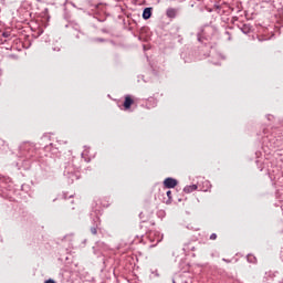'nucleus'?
Here are the masks:
<instances>
[{
	"mask_svg": "<svg viewBox=\"0 0 283 283\" xmlns=\"http://www.w3.org/2000/svg\"><path fill=\"white\" fill-rule=\"evenodd\" d=\"M61 198H62L63 200H67V195L63 193V195L61 196Z\"/></svg>",
	"mask_w": 283,
	"mask_h": 283,
	"instance_id": "nucleus-14",
	"label": "nucleus"
},
{
	"mask_svg": "<svg viewBox=\"0 0 283 283\" xmlns=\"http://www.w3.org/2000/svg\"><path fill=\"white\" fill-rule=\"evenodd\" d=\"M226 34H227L228 36H230V33H229V31H226Z\"/></svg>",
	"mask_w": 283,
	"mask_h": 283,
	"instance_id": "nucleus-17",
	"label": "nucleus"
},
{
	"mask_svg": "<svg viewBox=\"0 0 283 283\" xmlns=\"http://www.w3.org/2000/svg\"><path fill=\"white\" fill-rule=\"evenodd\" d=\"M166 17L168 19H176L178 17V9H176V8H168L166 10Z\"/></svg>",
	"mask_w": 283,
	"mask_h": 283,
	"instance_id": "nucleus-3",
	"label": "nucleus"
},
{
	"mask_svg": "<svg viewBox=\"0 0 283 283\" xmlns=\"http://www.w3.org/2000/svg\"><path fill=\"white\" fill-rule=\"evenodd\" d=\"M150 242V247H156L159 242H163V238L158 237L157 239H148Z\"/></svg>",
	"mask_w": 283,
	"mask_h": 283,
	"instance_id": "nucleus-7",
	"label": "nucleus"
},
{
	"mask_svg": "<svg viewBox=\"0 0 283 283\" xmlns=\"http://www.w3.org/2000/svg\"><path fill=\"white\" fill-rule=\"evenodd\" d=\"M210 240H218V234L212 233V234L210 235Z\"/></svg>",
	"mask_w": 283,
	"mask_h": 283,
	"instance_id": "nucleus-11",
	"label": "nucleus"
},
{
	"mask_svg": "<svg viewBox=\"0 0 283 283\" xmlns=\"http://www.w3.org/2000/svg\"><path fill=\"white\" fill-rule=\"evenodd\" d=\"M98 41L103 42L104 40L103 39H98Z\"/></svg>",
	"mask_w": 283,
	"mask_h": 283,
	"instance_id": "nucleus-19",
	"label": "nucleus"
},
{
	"mask_svg": "<svg viewBox=\"0 0 283 283\" xmlns=\"http://www.w3.org/2000/svg\"><path fill=\"white\" fill-rule=\"evenodd\" d=\"M198 41L202 43V38H200V35H198Z\"/></svg>",
	"mask_w": 283,
	"mask_h": 283,
	"instance_id": "nucleus-16",
	"label": "nucleus"
},
{
	"mask_svg": "<svg viewBox=\"0 0 283 283\" xmlns=\"http://www.w3.org/2000/svg\"><path fill=\"white\" fill-rule=\"evenodd\" d=\"M178 185V180L171 178V177H168L164 180V186L167 188V189H174L176 186Z\"/></svg>",
	"mask_w": 283,
	"mask_h": 283,
	"instance_id": "nucleus-2",
	"label": "nucleus"
},
{
	"mask_svg": "<svg viewBox=\"0 0 283 283\" xmlns=\"http://www.w3.org/2000/svg\"><path fill=\"white\" fill-rule=\"evenodd\" d=\"M132 105H134V99L132 98V96L127 95L124 101L125 109H129Z\"/></svg>",
	"mask_w": 283,
	"mask_h": 283,
	"instance_id": "nucleus-4",
	"label": "nucleus"
},
{
	"mask_svg": "<svg viewBox=\"0 0 283 283\" xmlns=\"http://www.w3.org/2000/svg\"><path fill=\"white\" fill-rule=\"evenodd\" d=\"M98 227H101V218L99 217H95V218H93V227H91L92 235H97Z\"/></svg>",
	"mask_w": 283,
	"mask_h": 283,
	"instance_id": "nucleus-1",
	"label": "nucleus"
},
{
	"mask_svg": "<svg viewBox=\"0 0 283 283\" xmlns=\"http://www.w3.org/2000/svg\"><path fill=\"white\" fill-rule=\"evenodd\" d=\"M269 277H270V280H273L275 277V274L273 272H265L264 279L269 280Z\"/></svg>",
	"mask_w": 283,
	"mask_h": 283,
	"instance_id": "nucleus-10",
	"label": "nucleus"
},
{
	"mask_svg": "<svg viewBox=\"0 0 283 283\" xmlns=\"http://www.w3.org/2000/svg\"><path fill=\"white\" fill-rule=\"evenodd\" d=\"M166 196L168 197L169 200H171V190H168V191L166 192Z\"/></svg>",
	"mask_w": 283,
	"mask_h": 283,
	"instance_id": "nucleus-12",
	"label": "nucleus"
},
{
	"mask_svg": "<svg viewBox=\"0 0 283 283\" xmlns=\"http://www.w3.org/2000/svg\"><path fill=\"white\" fill-rule=\"evenodd\" d=\"M45 283H56V281L52 280V279H49L45 281Z\"/></svg>",
	"mask_w": 283,
	"mask_h": 283,
	"instance_id": "nucleus-13",
	"label": "nucleus"
},
{
	"mask_svg": "<svg viewBox=\"0 0 283 283\" xmlns=\"http://www.w3.org/2000/svg\"><path fill=\"white\" fill-rule=\"evenodd\" d=\"M143 19L147 21L148 19H151V8H145L143 11Z\"/></svg>",
	"mask_w": 283,
	"mask_h": 283,
	"instance_id": "nucleus-6",
	"label": "nucleus"
},
{
	"mask_svg": "<svg viewBox=\"0 0 283 283\" xmlns=\"http://www.w3.org/2000/svg\"><path fill=\"white\" fill-rule=\"evenodd\" d=\"M247 260L250 262V264H255V262H258V259L253 254H248Z\"/></svg>",
	"mask_w": 283,
	"mask_h": 283,
	"instance_id": "nucleus-8",
	"label": "nucleus"
},
{
	"mask_svg": "<svg viewBox=\"0 0 283 283\" xmlns=\"http://www.w3.org/2000/svg\"><path fill=\"white\" fill-rule=\"evenodd\" d=\"M198 190V185H190L184 188V193H193V191Z\"/></svg>",
	"mask_w": 283,
	"mask_h": 283,
	"instance_id": "nucleus-5",
	"label": "nucleus"
},
{
	"mask_svg": "<svg viewBox=\"0 0 283 283\" xmlns=\"http://www.w3.org/2000/svg\"><path fill=\"white\" fill-rule=\"evenodd\" d=\"M2 36H4V39H8V33H2Z\"/></svg>",
	"mask_w": 283,
	"mask_h": 283,
	"instance_id": "nucleus-15",
	"label": "nucleus"
},
{
	"mask_svg": "<svg viewBox=\"0 0 283 283\" xmlns=\"http://www.w3.org/2000/svg\"><path fill=\"white\" fill-rule=\"evenodd\" d=\"M241 31L243 32V34H249V32H251V25L243 24Z\"/></svg>",
	"mask_w": 283,
	"mask_h": 283,
	"instance_id": "nucleus-9",
	"label": "nucleus"
},
{
	"mask_svg": "<svg viewBox=\"0 0 283 283\" xmlns=\"http://www.w3.org/2000/svg\"><path fill=\"white\" fill-rule=\"evenodd\" d=\"M191 251H196V248H195V247H192V248H191Z\"/></svg>",
	"mask_w": 283,
	"mask_h": 283,
	"instance_id": "nucleus-18",
	"label": "nucleus"
}]
</instances>
